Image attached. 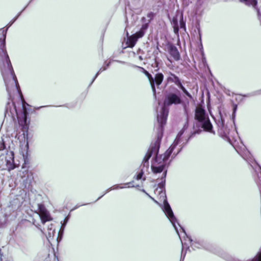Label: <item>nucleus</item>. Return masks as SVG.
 <instances>
[{"instance_id":"nucleus-1","label":"nucleus","mask_w":261,"mask_h":261,"mask_svg":"<svg viewBox=\"0 0 261 261\" xmlns=\"http://www.w3.org/2000/svg\"><path fill=\"white\" fill-rule=\"evenodd\" d=\"M15 21L12 19L7 25L6 30H0V70L5 82L6 89L9 98L11 99L14 93H18L20 97L22 110H18L15 104L13 102L12 109L9 108L10 103L8 102L6 107V114H10L12 117L16 115L19 124H29L27 121L28 112L26 105L28 104L24 101L21 92L18 81L13 71L9 56L6 48V38L7 30Z\"/></svg>"},{"instance_id":"nucleus-2","label":"nucleus","mask_w":261,"mask_h":261,"mask_svg":"<svg viewBox=\"0 0 261 261\" xmlns=\"http://www.w3.org/2000/svg\"><path fill=\"white\" fill-rule=\"evenodd\" d=\"M188 127V120H187L185 124L182 129L178 133L176 139L173 144L170 146L169 149L164 153L160 155H156L152 162L151 168L152 171L154 174L161 173L163 172L161 178V181L159 182L158 185L161 189L164 188L166 181V177L167 175V170L165 169L166 164L165 162L167 161L173 151L180 142L181 136L184 133L185 129Z\"/></svg>"},{"instance_id":"nucleus-3","label":"nucleus","mask_w":261,"mask_h":261,"mask_svg":"<svg viewBox=\"0 0 261 261\" xmlns=\"http://www.w3.org/2000/svg\"><path fill=\"white\" fill-rule=\"evenodd\" d=\"M189 102V101L187 99L186 100V102H183L180 96L176 93H169L167 94L165 96L164 106L162 108L160 114H158L157 116L158 123L157 130L163 133L164 126L166 123L169 113V109L167 107L172 105H177L182 104L185 113L187 114Z\"/></svg>"},{"instance_id":"nucleus-4","label":"nucleus","mask_w":261,"mask_h":261,"mask_svg":"<svg viewBox=\"0 0 261 261\" xmlns=\"http://www.w3.org/2000/svg\"><path fill=\"white\" fill-rule=\"evenodd\" d=\"M195 119L198 122V124L203 128L204 130L213 134H215L208 114L201 107H196L195 112Z\"/></svg>"},{"instance_id":"nucleus-5","label":"nucleus","mask_w":261,"mask_h":261,"mask_svg":"<svg viewBox=\"0 0 261 261\" xmlns=\"http://www.w3.org/2000/svg\"><path fill=\"white\" fill-rule=\"evenodd\" d=\"M163 133L157 130L156 139L154 143L151 144L141 165V168H143V170H145V168H146V170L148 169L149 160L151 156L153 155H155V156L158 155V153L160 148L161 141L163 137Z\"/></svg>"},{"instance_id":"nucleus-6","label":"nucleus","mask_w":261,"mask_h":261,"mask_svg":"<svg viewBox=\"0 0 261 261\" xmlns=\"http://www.w3.org/2000/svg\"><path fill=\"white\" fill-rule=\"evenodd\" d=\"M160 195L161 197H162L164 198V206L163 207V210L164 212V213H165V215H166V216L167 217V218L169 219V220L172 223L173 227H174L177 233L178 234L177 228L175 224L176 222H177V220H176V218H175V217L174 216V214L172 212V210L166 199L165 192L162 191L160 192Z\"/></svg>"},{"instance_id":"nucleus-7","label":"nucleus","mask_w":261,"mask_h":261,"mask_svg":"<svg viewBox=\"0 0 261 261\" xmlns=\"http://www.w3.org/2000/svg\"><path fill=\"white\" fill-rule=\"evenodd\" d=\"M215 123L218 127V132L224 137L228 138L229 132L226 125L224 123V116L219 111L218 115L214 117Z\"/></svg>"},{"instance_id":"nucleus-8","label":"nucleus","mask_w":261,"mask_h":261,"mask_svg":"<svg viewBox=\"0 0 261 261\" xmlns=\"http://www.w3.org/2000/svg\"><path fill=\"white\" fill-rule=\"evenodd\" d=\"M169 76L167 78V81L169 83H173L179 89H180L183 93L188 96L190 99H193V97L191 94L187 90V89L183 86L181 80L176 76L175 74L169 72L168 73Z\"/></svg>"},{"instance_id":"nucleus-9","label":"nucleus","mask_w":261,"mask_h":261,"mask_svg":"<svg viewBox=\"0 0 261 261\" xmlns=\"http://www.w3.org/2000/svg\"><path fill=\"white\" fill-rule=\"evenodd\" d=\"M187 237L191 244V246L193 248H204L210 251H212V245L204 240L193 241L190 237L188 236H187Z\"/></svg>"},{"instance_id":"nucleus-10","label":"nucleus","mask_w":261,"mask_h":261,"mask_svg":"<svg viewBox=\"0 0 261 261\" xmlns=\"http://www.w3.org/2000/svg\"><path fill=\"white\" fill-rule=\"evenodd\" d=\"M37 210L42 223L44 224L46 222L51 220L50 214L43 204H38Z\"/></svg>"},{"instance_id":"nucleus-11","label":"nucleus","mask_w":261,"mask_h":261,"mask_svg":"<svg viewBox=\"0 0 261 261\" xmlns=\"http://www.w3.org/2000/svg\"><path fill=\"white\" fill-rule=\"evenodd\" d=\"M237 152L241 155V156L245 160H246L249 164L251 165L252 167L253 168V165L252 164L253 163V162H254L256 164H257L259 169L261 170V166H259L255 161L254 160L253 161L251 159V154L250 153V152L245 148L244 147L243 148V150L242 151H239V150H237Z\"/></svg>"},{"instance_id":"nucleus-12","label":"nucleus","mask_w":261,"mask_h":261,"mask_svg":"<svg viewBox=\"0 0 261 261\" xmlns=\"http://www.w3.org/2000/svg\"><path fill=\"white\" fill-rule=\"evenodd\" d=\"M14 154L12 151L8 152L6 156V165L9 170H13L16 166L14 162Z\"/></svg>"},{"instance_id":"nucleus-13","label":"nucleus","mask_w":261,"mask_h":261,"mask_svg":"<svg viewBox=\"0 0 261 261\" xmlns=\"http://www.w3.org/2000/svg\"><path fill=\"white\" fill-rule=\"evenodd\" d=\"M167 48L171 56L175 61H178L180 59V56L177 47L172 44H169L168 45Z\"/></svg>"},{"instance_id":"nucleus-14","label":"nucleus","mask_w":261,"mask_h":261,"mask_svg":"<svg viewBox=\"0 0 261 261\" xmlns=\"http://www.w3.org/2000/svg\"><path fill=\"white\" fill-rule=\"evenodd\" d=\"M148 27V23H145V24H143L142 25L140 30L138 32H136L135 34H133V35L136 36V37L137 38V39H138L142 37L144 35L145 33L146 30L147 29Z\"/></svg>"},{"instance_id":"nucleus-15","label":"nucleus","mask_w":261,"mask_h":261,"mask_svg":"<svg viewBox=\"0 0 261 261\" xmlns=\"http://www.w3.org/2000/svg\"><path fill=\"white\" fill-rule=\"evenodd\" d=\"M128 34L127 33V39L126 41V44H127V46L129 47H133L136 44L138 39L136 37L135 35H132L130 36H128Z\"/></svg>"},{"instance_id":"nucleus-16","label":"nucleus","mask_w":261,"mask_h":261,"mask_svg":"<svg viewBox=\"0 0 261 261\" xmlns=\"http://www.w3.org/2000/svg\"><path fill=\"white\" fill-rule=\"evenodd\" d=\"M111 63V61H109L108 62H105L104 63V65L99 69L98 71L97 72L94 78L93 79L91 83L90 84V86H91L92 83L94 82V81L95 80V79L97 78V77L98 76V75L102 71L106 70L110 65Z\"/></svg>"},{"instance_id":"nucleus-17","label":"nucleus","mask_w":261,"mask_h":261,"mask_svg":"<svg viewBox=\"0 0 261 261\" xmlns=\"http://www.w3.org/2000/svg\"><path fill=\"white\" fill-rule=\"evenodd\" d=\"M164 79V75L162 73H158L155 74L154 77H153V84L154 86L156 85L157 86H160Z\"/></svg>"},{"instance_id":"nucleus-18","label":"nucleus","mask_w":261,"mask_h":261,"mask_svg":"<svg viewBox=\"0 0 261 261\" xmlns=\"http://www.w3.org/2000/svg\"><path fill=\"white\" fill-rule=\"evenodd\" d=\"M258 0H240L241 3H244L247 6H252L256 11L258 9L257 7Z\"/></svg>"},{"instance_id":"nucleus-19","label":"nucleus","mask_w":261,"mask_h":261,"mask_svg":"<svg viewBox=\"0 0 261 261\" xmlns=\"http://www.w3.org/2000/svg\"><path fill=\"white\" fill-rule=\"evenodd\" d=\"M121 185H122L121 184V185H115L114 186H113L112 187H111V188L108 189L104 193V194L101 195V196H100L96 200L97 201L98 200L100 199L103 195H105L106 193H107L108 192H109V191H111V190H118V189H123V188H124L125 187H122L121 186Z\"/></svg>"},{"instance_id":"nucleus-20","label":"nucleus","mask_w":261,"mask_h":261,"mask_svg":"<svg viewBox=\"0 0 261 261\" xmlns=\"http://www.w3.org/2000/svg\"><path fill=\"white\" fill-rule=\"evenodd\" d=\"M146 76L148 77V79L149 81V82H150V85L151 87V89H152V90L153 93V95H154V97L155 98L156 97V90H155V87L154 86V84H153V77L149 73V74H147Z\"/></svg>"},{"instance_id":"nucleus-21","label":"nucleus","mask_w":261,"mask_h":261,"mask_svg":"<svg viewBox=\"0 0 261 261\" xmlns=\"http://www.w3.org/2000/svg\"><path fill=\"white\" fill-rule=\"evenodd\" d=\"M181 243H182V251H181V258H180V261H184V259L185 257V256H186V252H184V249L185 248H187V249H189V246H188V245L186 244V242L184 243L181 240Z\"/></svg>"},{"instance_id":"nucleus-22","label":"nucleus","mask_w":261,"mask_h":261,"mask_svg":"<svg viewBox=\"0 0 261 261\" xmlns=\"http://www.w3.org/2000/svg\"><path fill=\"white\" fill-rule=\"evenodd\" d=\"M172 23L173 25V30H174V33L176 34H178V31H179V27H178V20H177V18H174L173 19Z\"/></svg>"},{"instance_id":"nucleus-23","label":"nucleus","mask_w":261,"mask_h":261,"mask_svg":"<svg viewBox=\"0 0 261 261\" xmlns=\"http://www.w3.org/2000/svg\"><path fill=\"white\" fill-rule=\"evenodd\" d=\"M144 174L143 168H141V171L135 177L137 180H140L142 178L143 180L144 181L146 179L145 177H143Z\"/></svg>"},{"instance_id":"nucleus-24","label":"nucleus","mask_w":261,"mask_h":261,"mask_svg":"<svg viewBox=\"0 0 261 261\" xmlns=\"http://www.w3.org/2000/svg\"><path fill=\"white\" fill-rule=\"evenodd\" d=\"M68 220H69V217L67 216V217H66L65 218L63 222H61L62 225H61V229H60V233H63V232L64 229L65 228V227L66 226V225Z\"/></svg>"},{"instance_id":"nucleus-25","label":"nucleus","mask_w":261,"mask_h":261,"mask_svg":"<svg viewBox=\"0 0 261 261\" xmlns=\"http://www.w3.org/2000/svg\"><path fill=\"white\" fill-rule=\"evenodd\" d=\"M55 233V229L53 228H50V230H48V233L47 234V238L49 240V239L52 238Z\"/></svg>"},{"instance_id":"nucleus-26","label":"nucleus","mask_w":261,"mask_h":261,"mask_svg":"<svg viewBox=\"0 0 261 261\" xmlns=\"http://www.w3.org/2000/svg\"><path fill=\"white\" fill-rule=\"evenodd\" d=\"M179 23H180V28L181 29H184L185 30H186V23H185V22L183 20L182 15H181V16H180V19Z\"/></svg>"},{"instance_id":"nucleus-27","label":"nucleus","mask_w":261,"mask_h":261,"mask_svg":"<svg viewBox=\"0 0 261 261\" xmlns=\"http://www.w3.org/2000/svg\"><path fill=\"white\" fill-rule=\"evenodd\" d=\"M251 261H261V251L259 252Z\"/></svg>"},{"instance_id":"nucleus-28","label":"nucleus","mask_w":261,"mask_h":261,"mask_svg":"<svg viewBox=\"0 0 261 261\" xmlns=\"http://www.w3.org/2000/svg\"><path fill=\"white\" fill-rule=\"evenodd\" d=\"M32 175L31 173H30V175H28V178L27 179V182H26V184L25 185V187H27V184H28V187L29 186L30 184H31V181H32Z\"/></svg>"},{"instance_id":"nucleus-29","label":"nucleus","mask_w":261,"mask_h":261,"mask_svg":"<svg viewBox=\"0 0 261 261\" xmlns=\"http://www.w3.org/2000/svg\"><path fill=\"white\" fill-rule=\"evenodd\" d=\"M5 144L4 140L2 139L0 142V150H3L5 148Z\"/></svg>"},{"instance_id":"nucleus-30","label":"nucleus","mask_w":261,"mask_h":261,"mask_svg":"<svg viewBox=\"0 0 261 261\" xmlns=\"http://www.w3.org/2000/svg\"><path fill=\"white\" fill-rule=\"evenodd\" d=\"M154 16V13L152 12H150L147 14V17L150 19V20H151Z\"/></svg>"},{"instance_id":"nucleus-31","label":"nucleus","mask_w":261,"mask_h":261,"mask_svg":"<svg viewBox=\"0 0 261 261\" xmlns=\"http://www.w3.org/2000/svg\"><path fill=\"white\" fill-rule=\"evenodd\" d=\"M135 67H138V68H140V69H142V70H143V73H144L146 75H147V74H149V72H148L147 70H146L145 69H144L143 68L141 67H139V66H135Z\"/></svg>"},{"instance_id":"nucleus-32","label":"nucleus","mask_w":261,"mask_h":261,"mask_svg":"<svg viewBox=\"0 0 261 261\" xmlns=\"http://www.w3.org/2000/svg\"><path fill=\"white\" fill-rule=\"evenodd\" d=\"M257 13L258 18L260 21V24H261V14L260 13L259 9H257Z\"/></svg>"},{"instance_id":"nucleus-33","label":"nucleus","mask_w":261,"mask_h":261,"mask_svg":"<svg viewBox=\"0 0 261 261\" xmlns=\"http://www.w3.org/2000/svg\"><path fill=\"white\" fill-rule=\"evenodd\" d=\"M134 181H132L128 182H127V184H129V186H128V188H133L135 187V186L133 185Z\"/></svg>"},{"instance_id":"nucleus-34","label":"nucleus","mask_w":261,"mask_h":261,"mask_svg":"<svg viewBox=\"0 0 261 261\" xmlns=\"http://www.w3.org/2000/svg\"><path fill=\"white\" fill-rule=\"evenodd\" d=\"M143 192L145 193L146 195H147L150 198H151L155 202L157 203V201L156 200H155L152 197H151L150 195H149V194L148 193H147L146 192V191L144 190V189H142L141 190Z\"/></svg>"},{"instance_id":"nucleus-35","label":"nucleus","mask_w":261,"mask_h":261,"mask_svg":"<svg viewBox=\"0 0 261 261\" xmlns=\"http://www.w3.org/2000/svg\"><path fill=\"white\" fill-rule=\"evenodd\" d=\"M260 94H261V90L258 91L256 92V93L254 94V95ZM252 95H254V94H251V95L248 94V95H244V96H252Z\"/></svg>"},{"instance_id":"nucleus-36","label":"nucleus","mask_w":261,"mask_h":261,"mask_svg":"<svg viewBox=\"0 0 261 261\" xmlns=\"http://www.w3.org/2000/svg\"><path fill=\"white\" fill-rule=\"evenodd\" d=\"M180 150H179L177 153H173V155H172V158H175V156L179 152Z\"/></svg>"},{"instance_id":"nucleus-37","label":"nucleus","mask_w":261,"mask_h":261,"mask_svg":"<svg viewBox=\"0 0 261 261\" xmlns=\"http://www.w3.org/2000/svg\"><path fill=\"white\" fill-rule=\"evenodd\" d=\"M28 5H29V4H28ZM28 6V5H27L26 7H25V8H24V9H23L21 12H20L19 13H18V14H17V15H18V16H19L21 15V13L22 12V11H24V10L27 8V7Z\"/></svg>"},{"instance_id":"nucleus-38","label":"nucleus","mask_w":261,"mask_h":261,"mask_svg":"<svg viewBox=\"0 0 261 261\" xmlns=\"http://www.w3.org/2000/svg\"><path fill=\"white\" fill-rule=\"evenodd\" d=\"M80 206H81V205H76V206H75V207H74L72 210V211L74 210H75V209L77 208H78V207H79Z\"/></svg>"},{"instance_id":"nucleus-39","label":"nucleus","mask_w":261,"mask_h":261,"mask_svg":"<svg viewBox=\"0 0 261 261\" xmlns=\"http://www.w3.org/2000/svg\"><path fill=\"white\" fill-rule=\"evenodd\" d=\"M230 261H241L238 259H236V258H231Z\"/></svg>"},{"instance_id":"nucleus-40","label":"nucleus","mask_w":261,"mask_h":261,"mask_svg":"<svg viewBox=\"0 0 261 261\" xmlns=\"http://www.w3.org/2000/svg\"><path fill=\"white\" fill-rule=\"evenodd\" d=\"M18 17H19V16H18V15H16V16H15V17L13 19V20H14V21H15L17 20V19L18 18Z\"/></svg>"},{"instance_id":"nucleus-41","label":"nucleus","mask_w":261,"mask_h":261,"mask_svg":"<svg viewBox=\"0 0 261 261\" xmlns=\"http://www.w3.org/2000/svg\"><path fill=\"white\" fill-rule=\"evenodd\" d=\"M18 17H19V16H18V15H16V16H15V17L13 19V20H14V21H15L17 20V19L18 18Z\"/></svg>"},{"instance_id":"nucleus-42","label":"nucleus","mask_w":261,"mask_h":261,"mask_svg":"<svg viewBox=\"0 0 261 261\" xmlns=\"http://www.w3.org/2000/svg\"><path fill=\"white\" fill-rule=\"evenodd\" d=\"M52 226H53V224H50V226H48V230H50V228H53Z\"/></svg>"},{"instance_id":"nucleus-43","label":"nucleus","mask_w":261,"mask_h":261,"mask_svg":"<svg viewBox=\"0 0 261 261\" xmlns=\"http://www.w3.org/2000/svg\"><path fill=\"white\" fill-rule=\"evenodd\" d=\"M123 185L124 186H124V187H125V188L126 187V186H127V187H128V186H129V184H127V182L124 183V184H123Z\"/></svg>"},{"instance_id":"nucleus-44","label":"nucleus","mask_w":261,"mask_h":261,"mask_svg":"<svg viewBox=\"0 0 261 261\" xmlns=\"http://www.w3.org/2000/svg\"><path fill=\"white\" fill-rule=\"evenodd\" d=\"M117 62H119V63H122V64H124V63H125V62H123V61H117Z\"/></svg>"},{"instance_id":"nucleus-45","label":"nucleus","mask_w":261,"mask_h":261,"mask_svg":"<svg viewBox=\"0 0 261 261\" xmlns=\"http://www.w3.org/2000/svg\"><path fill=\"white\" fill-rule=\"evenodd\" d=\"M236 110H237V106H236L235 108H234V109H233V113H235Z\"/></svg>"},{"instance_id":"nucleus-46","label":"nucleus","mask_w":261,"mask_h":261,"mask_svg":"<svg viewBox=\"0 0 261 261\" xmlns=\"http://www.w3.org/2000/svg\"><path fill=\"white\" fill-rule=\"evenodd\" d=\"M180 228H181V229H182V231L184 232V233H185V234H186V232H185V230H184V229L183 228H182L181 227H180Z\"/></svg>"},{"instance_id":"nucleus-47","label":"nucleus","mask_w":261,"mask_h":261,"mask_svg":"<svg viewBox=\"0 0 261 261\" xmlns=\"http://www.w3.org/2000/svg\"><path fill=\"white\" fill-rule=\"evenodd\" d=\"M139 58L140 60L142 61L143 60V58H142V56H139Z\"/></svg>"}]
</instances>
